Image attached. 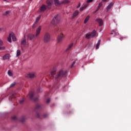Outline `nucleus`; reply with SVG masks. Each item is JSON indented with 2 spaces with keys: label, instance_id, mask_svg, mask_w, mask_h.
<instances>
[{
  "label": "nucleus",
  "instance_id": "obj_1",
  "mask_svg": "<svg viewBox=\"0 0 131 131\" xmlns=\"http://www.w3.org/2000/svg\"><path fill=\"white\" fill-rule=\"evenodd\" d=\"M41 31V26H39L36 29L35 35L33 34H28L27 35V39L29 40H32V39H34V38H36L39 36V34H40V32Z\"/></svg>",
  "mask_w": 131,
  "mask_h": 131
},
{
  "label": "nucleus",
  "instance_id": "obj_2",
  "mask_svg": "<svg viewBox=\"0 0 131 131\" xmlns=\"http://www.w3.org/2000/svg\"><path fill=\"white\" fill-rule=\"evenodd\" d=\"M26 76L28 78H36L37 74L35 72H30L26 74Z\"/></svg>",
  "mask_w": 131,
  "mask_h": 131
},
{
  "label": "nucleus",
  "instance_id": "obj_3",
  "mask_svg": "<svg viewBox=\"0 0 131 131\" xmlns=\"http://www.w3.org/2000/svg\"><path fill=\"white\" fill-rule=\"evenodd\" d=\"M97 34V31L94 30L92 33H88L85 35V38L90 39V38H93Z\"/></svg>",
  "mask_w": 131,
  "mask_h": 131
},
{
  "label": "nucleus",
  "instance_id": "obj_4",
  "mask_svg": "<svg viewBox=\"0 0 131 131\" xmlns=\"http://www.w3.org/2000/svg\"><path fill=\"white\" fill-rule=\"evenodd\" d=\"M67 73V72L66 71H63L62 70H60L58 73L57 75H55L54 77L55 78H58V77H63L65 76V75Z\"/></svg>",
  "mask_w": 131,
  "mask_h": 131
},
{
  "label": "nucleus",
  "instance_id": "obj_5",
  "mask_svg": "<svg viewBox=\"0 0 131 131\" xmlns=\"http://www.w3.org/2000/svg\"><path fill=\"white\" fill-rule=\"evenodd\" d=\"M59 22L60 17H59V16L56 15L52 20L51 24H52V25H57V24H59Z\"/></svg>",
  "mask_w": 131,
  "mask_h": 131
},
{
  "label": "nucleus",
  "instance_id": "obj_6",
  "mask_svg": "<svg viewBox=\"0 0 131 131\" xmlns=\"http://www.w3.org/2000/svg\"><path fill=\"white\" fill-rule=\"evenodd\" d=\"M50 39H51V35L49 33H46L43 37L44 42H49Z\"/></svg>",
  "mask_w": 131,
  "mask_h": 131
},
{
  "label": "nucleus",
  "instance_id": "obj_7",
  "mask_svg": "<svg viewBox=\"0 0 131 131\" xmlns=\"http://www.w3.org/2000/svg\"><path fill=\"white\" fill-rule=\"evenodd\" d=\"M64 38V34L63 33H60L58 34L57 36V41L58 42H62L63 41V39Z\"/></svg>",
  "mask_w": 131,
  "mask_h": 131
},
{
  "label": "nucleus",
  "instance_id": "obj_8",
  "mask_svg": "<svg viewBox=\"0 0 131 131\" xmlns=\"http://www.w3.org/2000/svg\"><path fill=\"white\" fill-rule=\"evenodd\" d=\"M40 19V16H38L36 18V20L35 21L34 24L32 25V28H35L37 26V24H38V21Z\"/></svg>",
  "mask_w": 131,
  "mask_h": 131
},
{
  "label": "nucleus",
  "instance_id": "obj_9",
  "mask_svg": "<svg viewBox=\"0 0 131 131\" xmlns=\"http://www.w3.org/2000/svg\"><path fill=\"white\" fill-rule=\"evenodd\" d=\"M33 96H34V93L31 92L29 94V98L31 99V100H33V101H37L38 100V98H34Z\"/></svg>",
  "mask_w": 131,
  "mask_h": 131
},
{
  "label": "nucleus",
  "instance_id": "obj_10",
  "mask_svg": "<svg viewBox=\"0 0 131 131\" xmlns=\"http://www.w3.org/2000/svg\"><path fill=\"white\" fill-rule=\"evenodd\" d=\"M53 3H54V0H47V5L48 9H50V7L53 5Z\"/></svg>",
  "mask_w": 131,
  "mask_h": 131
},
{
  "label": "nucleus",
  "instance_id": "obj_11",
  "mask_svg": "<svg viewBox=\"0 0 131 131\" xmlns=\"http://www.w3.org/2000/svg\"><path fill=\"white\" fill-rule=\"evenodd\" d=\"M113 5H114V2H111L106 7V11L107 12H108V11L110 10V9H111V8H112V7H113Z\"/></svg>",
  "mask_w": 131,
  "mask_h": 131
},
{
  "label": "nucleus",
  "instance_id": "obj_12",
  "mask_svg": "<svg viewBox=\"0 0 131 131\" xmlns=\"http://www.w3.org/2000/svg\"><path fill=\"white\" fill-rule=\"evenodd\" d=\"M10 36L11 37L13 41H16V40H17V38H16V36H15V34H14V33H10Z\"/></svg>",
  "mask_w": 131,
  "mask_h": 131
},
{
  "label": "nucleus",
  "instance_id": "obj_13",
  "mask_svg": "<svg viewBox=\"0 0 131 131\" xmlns=\"http://www.w3.org/2000/svg\"><path fill=\"white\" fill-rule=\"evenodd\" d=\"M10 54H6L4 56H3V60H10Z\"/></svg>",
  "mask_w": 131,
  "mask_h": 131
},
{
  "label": "nucleus",
  "instance_id": "obj_14",
  "mask_svg": "<svg viewBox=\"0 0 131 131\" xmlns=\"http://www.w3.org/2000/svg\"><path fill=\"white\" fill-rule=\"evenodd\" d=\"M78 14H79V11L78 10L75 11L73 14L72 18L73 19L75 18V17H76L78 15Z\"/></svg>",
  "mask_w": 131,
  "mask_h": 131
},
{
  "label": "nucleus",
  "instance_id": "obj_15",
  "mask_svg": "<svg viewBox=\"0 0 131 131\" xmlns=\"http://www.w3.org/2000/svg\"><path fill=\"white\" fill-rule=\"evenodd\" d=\"M96 21L98 22L99 24V26H102L103 25V20L101 18H97L96 20Z\"/></svg>",
  "mask_w": 131,
  "mask_h": 131
},
{
  "label": "nucleus",
  "instance_id": "obj_16",
  "mask_svg": "<svg viewBox=\"0 0 131 131\" xmlns=\"http://www.w3.org/2000/svg\"><path fill=\"white\" fill-rule=\"evenodd\" d=\"M47 10V6L45 5H42L40 7V11L41 12H43Z\"/></svg>",
  "mask_w": 131,
  "mask_h": 131
},
{
  "label": "nucleus",
  "instance_id": "obj_17",
  "mask_svg": "<svg viewBox=\"0 0 131 131\" xmlns=\"http://www.w3.org/2000/svg\"><path fill=\"white\" fill-rule=\"evenodd\" d=\"M111 34H114V35H118V32L116 30H113L111 33Z\"/></svg>",
  "mask_w": 131,
  "mask_h": 131
},
{
  "label": "nucleus",
  "instance_id": "obj_18",
  "mask_svg": "<svg viewBox=\"0 0 131 131\" xmlns=\"http://www.w3.org/2000/svg\"><path fill=\"white\" fill-rule=\"evenodd\" d=\"M53 2H54L55 5L56 6H59V5H61V3H60L59 0H53Z\"/></svg>",
  "mask_w": 131,
  "mask_h": 131
},
{
  "label": "nucleus",
  "instance_id": "obj_19",
  "mask_svg": "<svg viewBox=\"0 0 131 131\" xmlns=\"http://www.w3.org/2000/svg\"><path fill=\"white\" fill-rule=\"evenodd\" d=\"M100 43H101V40H99L96 46V50H98V49H99V47H100Z\"/></svg>",
  "mask_w": 131,
  "mask_h": 131
},
{
  "label": "nucleus",
  "instance_id": "obj_20",
  "mask_svg": "<svg viewBox=\"0 0 131 131\" xmlns=\"http://www.w3.org/2000/svg\"><path fill=\"white\" fill-rule=\"evenodd\" d=\"M89 20H90V16L88 15V16H86V17L85 18L84 21V24H86V23H88V21H89Z\"/></svg>",
  "mask_w": 131,
  "mask_h": 131
},
{
  "label": "nucleus",
  "instance_id": "obj_21",
  "mask_svg": "<svg viewBox=\"0 0 131 131\" xmlns=\"http://www.w3.org/2000/svg\"><path fill=\"white\" fill-rule=\"evenodd\" d=\"M72 47H73V43L70 44V45L68 47L67 49H66V51H69V50H70V49H71V48H72Z\"/></svg>",
  "mask_w": 131,
  "mask_h": 131
},
{
  "label": "nucleus",
  "instance_id": "obj_22",
  "mask_svg": "<svg viewBox=\"0 0 131 131\" xmlns=\"http://www.w3.org/2000/svg\"><path fill=\"white\" fill-rule=\"evenodd\" d=\"M21 43L23 45V46H25V45H26V39L24 38L21 41Z\"/></svg>",
  "mask_w": 131,
  "mask_h": 131
},
{
  "label": "nucleus",
  "instance_id": "obj_23",
  "mask_svg": "<svg viewBox=\"0 0 131 131\" xmlns=\"http://www.w3.org/2000/svg\"><path fill=\"white\" fill-rule=\"evenodd\" d=\"M21 55V51H20V50H17L16 51V57H19Z\"/></svg>",
  "mask_w": 131,
  "mask_h": 131
},
{
  "label": "nucleus",
  "instance_id": "obj_24",
  "mask_svg": "<svg viewBox=\"0 0 131 131\" xmlns=\"http://www.w3.org/2000/svg\"><path fill=\"white\" fill-rule=\"evenodd\" d=\"M11 37H12L10 36V34H9V37L7 38V40L9 42H12Z\"/></svg>",
  "mask_w": 131,
  "mask_h": 131
},
{
  "label": "nucleus",
  "instance_id": "obj_25",
  "mask_svg": "<svg viewBox=\"0 0 131 131\" xmlns=\"http://www.w3.org/2000/svg\"><path fill=\"white\" fill-rule=\"evenodd\" d=\"M6 31V29L5 28H0V32H5Z\"/></svg>",
  "mask_w": 131,
  "mask_h": 131
},
{
  "label": "nucleus",
  "instance_id": "obj_26",
  "mask_svg": "<svg viewBox=\"0 0 131 131\" xmlns=\"http://www.w3.org/2000/svg\"><path fill=\"white\" fill-rule=\"evenodd\" d=\"M57 71V69H53V70L51 72V75H54L55 72H56Z\"/></svg>",
  "mask_w": 131,
  "mask_h": 131
},
{
  "label": "nucleus",
  "instance_id": "obj_27",
  "mask_svg": "<svg viewBox=\"0 0 131 131\" xmlns=\"http://www.w3.org/2000/svg\"><path fill=\"white\" fill-rule=\"evenodd\" d=\"M8 74L9 76H13V73H12V72L10 71H8Z\"/></svg>",
  "mask_w": 131,
  "mask_h": 131
},
{
  "label": "nucleus",
  "instance_id": "obj_28",
  "mask_svg": "<svg viewBox=\"0 0 131 131\" xmlns=\"http://www.w3.org/2000/svg\"><path fill=\"white\" fill-rule=\"evenodd\" d=\"M5 50H6V47L5 46L0 47V51H4Z\"/></svg>",
  "mask_w": 131,
  "mask_h": 131
},
{
  "label": "nucleus",
  "instance_id": "obj_29",
  "mask_svg": "<svg viewBox=\"0 0 131 131\" xmlns=\"http://www.w3.org/2000/svg\"><path fill=\"white\" fill-rule=\"evenodd\" d=\"M69 3H70V1L68 0H65L63 1L62 4H69Z\"/></svg>",
  "mask_w": 131,
  "mask_h": 131
},
{
  "label": "nucleus",
  "instance_id": "obj_30",
  "mask_svg": "<svg viewBox=\"0 0 131 131\" xmlns=\"http://www.w3.org/2000/svg\"><path fill=\"white\" fill-rule=\"evenodd\" d=\"M9 14H10V11H7L5 13H4V15L5 16H7V15H9Z\"/></svg>",
  "mask_w": 131,
  "mask_h": 131
},
{
  "label": "nucleus",
  "instance_id": "obj_31",
  "mask_svg": "<svg viewBox=\"0 0 131 131\" xmlns=\"http://www.w3.org/2000/svg\"><path fill=\"white\" fill-rule=\"evenodd\" d=\"M102 6H103V4H102V2H100L98 6H97L98 8H100L101 7H102Z\"/></svg>",
  "mask_w": 131,
  "mask_h": 131
},
{
  "label": "nucleus",
  "instance_id": "obj_32",
  "mask_svg": "<svg viewBox=\"0 0 131 131\" xmlns=\"http://www.w3.org/2000/svg\"><path fill=\"white\" fill-rule=\"evenodd\" d=\"M85 8H86L85 6H84V7H83L80 8V12H82V11L83 10H84V9H85Z\"/></svg>",
  "mask_w": 131,
  "mask_h": 131
},
{
  "label": "nucleus",
  "instance_id": "obj_33",
  "mask_svg": "<svg viewBox=\"0 0 131 131\" xmlns=\"http://www.w3.org/2000/svg\"><path fill=\"white\" fill-rule=\"evenodd\" d=\"M16 84V82H14L13 83H12L11 85H10V88H13V86H15V85Z\"/></svg>",
  "mask_w": 131,
  "mask_h": 131
},
{
  "label": "nucleus",
  "instance_id": "obj_34",
  "mask_svg": "<svg viewBox=\"0 0 131 131\" xmlns=\"http://www.w3.org/2000/svg\"><path fill=\"white\" fill-rule=\"evenodd\" d=\"M124 38H127V37H121L120 38V40H123V39H124Z\"/></svg>",
  "mask_w": 131,
  "mask_h": 131
},
{
  "label": "nucleus",
  "instance_id": "obj_35",
  "mask_svg": "<svg viewBox=\"0 0 131 131\" xmlns=\"http://www.w3.org/2000/svg\"><path fill=\"white\" fill-rule=\"evenodd\" d=\"M4 45V42L3 41V40H0V47H2V46H3Z\"/></svg>",
  "mask_w": 131,
  "mask_h": 131
},
{
  "label": "nucleus",
  "instance_id": "obj_36",
  "mask_svg": "<svg viewBox=\"0 0 131 131\" xmlns=\"http://www.w3.org/2000/svg\"><path fill=\"white\" fill-rule=\"evenodd\" d=\"M50 101H51V99L50 98H48L46 100V103H50Z\"/></svg>",
  "mask_w": 131,
  "mask_h": 131
},
{
  "label": "nucleus",
  "instance_id": "obj_37",
  "mask_svg": "<svg viewBox=\"0 0 131 131\" xmlns=\"http://www.w3.org/2000/svg\"><path fill=\"white\" fill-rule=\"evenodd\" d=\"M93 1H94V0H87L86 3L88 4H90V3H92L93 2Z\"/></svg>",
  "mask_w": 131,
  "mask_h": 131
},
{
  "label": "nucleus",
  "instance_id": "obj_38",
  "mask_svg": "<svg viewBox=\"0 0 131 131\" xmlns=\"http://www.w3.org/2000/svg\"><path fill=\"white\" fill-rule=\"evenodd\" d=\"M24 102V99H22L19 101V104H22Z\"/></svg>",
  "mask_w": 131,
  "mask_h": 131
},
{
  "label": "nucleus",
  "instance_id": "obj_39",
  "mask_svg": "<svg viewBox=\"0 0 131 131\" xmlns=\"http://www.w3.org/2000/svg\"><path fill=\"white\" fill-rule=\"evenodd\" d=\"M99 10H100V8L97 7L96 10L95 11V13L98 12V11Z\"/></svg>",
  "mask_w": 131,
  "mask_h": 131
},
{
  "label": "nucleus",
  "instance_id": "obj_40",
  "mask_svg": "<svg viewBox=\"0 0 131 131\" xmlns=\"http://www.w3.org/2000/svg\"><path fill=\"white\" fill-rule=\"evenodd\" d=\"M74 64H75V61H74L73 62V63L72 64V65L71 66V68H72V67H73L74 66Z\"/></svg>",
  "mask_w": 131,
  "mask_h": 131
},
{
  "label": "nucleus",
  "instance_id": "obj_41",
  "mask_svg": "<svg viewBox=\"0 0 131 131\" xmlns=\"http://www.w3.org/2000/svg\"><path fill=\"white\" fill-rule=\"evenodd\" d=\"M102 2L103 3H106V2H108V0H102Z\"/></svg>",
  "mask_w": 131,
  "mask_h": 131
},
{
  "label": "nucleus",
  "instance_id": "obj_42",
  "mask_svg": "<svg viewBox=\"0 0 131 131\" xmlns=\"http://www.w3.org/2000/svg\"><path fill=\"white\" fill-rule=\"evenodd\" d=\"M80 7V4H79V5L77 7V9H78V8Z\"/></svg>",
  "mask_w": 131,
  "mask_h": 131
},
{
  "label": "nucleus",
  "instance_id": "obj_43",
  "mask_svg": "<svg viewBox=\"0 0 131 131\" xmlns=\"http://www.w3.org/2000/svg\"><path fill=\"white\" fill-rule=\"evenodd\" d=\"M12 119H16V116H14L12 118Z\"/></svg>",
  "mask_w": 131,
  "mask_h": 131
},
{
  "label": "nucleus",
  "instance_id": "obj_44",
  "mask_svg": "<svg viewBox=\"0 0 131 131\" xmlns=\"http://www.w3.org/2000/svg\"><path fill=\"white\" fill-rule=\"evenodd\" d=\"M20 121H21V122H23V121H24V118H23V120H21Z\"/></svg>",
  "mask_w": 131,
  "mask_h": 131
},
{
  "label": "nucleus",
  "instance_id": "obj_45",
  "mask_svg": "<svg viewBox=\"0 0 131 131\" xmlns=\"http://www.w3.org/2000/svg\"><path fill=\"white\" fill-rule=\"evenodd\" d=\"M4 2H8V0H4Z\"/></svg>",
  "mask_w": 131,
  "mask_h": 131
},
{
  "label": "nucleus",
  "instance_id": "obj_46",
  "mask_svg": "<svg viewBox=\"0 0 131 131\" xmlns=\"http://www.w3.org/2000/svg\"><path fill=\"white\" fill-rule=\"evenodd\" d=\"M30 1H32V0H30Z\"/></svg>",
  "mask_w": 131,
  "mask_h": 131
}]
</instances>
